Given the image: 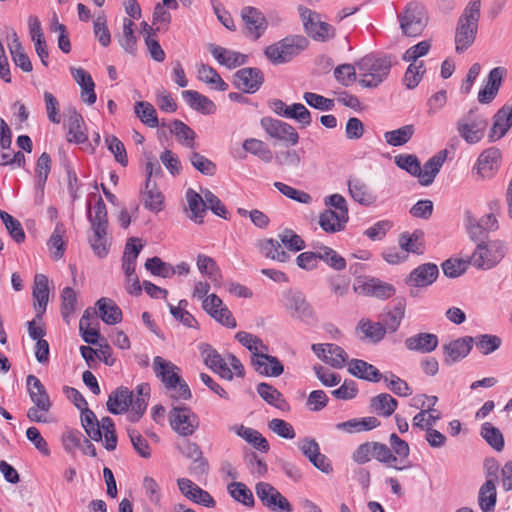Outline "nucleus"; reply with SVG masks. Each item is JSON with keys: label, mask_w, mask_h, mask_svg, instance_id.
Segmentation results:
<instances>
[{"label": "nucleus", "mask_w": 512, "mask_h": 512, "mask_svg": "<svg viewBox=\"0 0 512 512\" xmlns=\"http://www.w3.org/2000/svg\"><path fill=\"white\" fill-rule=\"evenodd\" d=\"M423 237L424 233L421 230H415L413 233L404 232L400 234L398 240L400 249L407 255L408 253L422 254L424 248Z\"/></svg>", "instance_id": "obj_39"}, {"label": "nucleus", "mask_w": 512, "mask_h": 512, "mask_svg": "<svg viewBox=\"0 0 512 512\" xmlns=\"http://www.w3.org/2000/svg\"><path fill=\"white\" fill-rule=\"evenodd\" d=\"M93 234L89 237L90 246L100 258H104L108 254L107 245V229H92Z\"/></svg>", "instance_id": "obj_61"}, {"label": "nucleus", "mask_w": 512, "mask_h": 512, "mask_svg": "<svg viewBox=\"0 0 512 512\" xmlns=\"http://www.w3.org/2000/svg\"><path fill=\"white\" fill-rule=\"evenodd\" d=\"M256 391L258 395L269 405L287 412L290 409L289 403L273 385L261 382L257 385Z\"/></svg>", "instance_id": "obj_28"}, {"label": "nucleus", "mask_w": 512, "mask_h": 512, "mask_svg": "<svg viewBox=\"0 0 512 512\" xmlns=\"http://www.w3.org/2000/svg\"><path fill=\"white\" fill-rule=\"evenodd\" d=\"M500 162L501 151L496 147H490L479 155L473 169L480 179H491L497 173Z\"/></svg>", "instance_id": "obj_13"}, {"label": "nucleus", "mask_w": 512, "mask_h": 512, "mask_svg": "<svg viewBox=\"0 0 512 512\" xmlns=\"http://www.w3.org/2000/svg\"><path fill=\"white\" fill-rule=\"evenodd\" d=\"M415 133L414 125H404L398 129L384 133L386 143L393 147L403 146L410 141Z\"/></svg>", "instance_id": "obj_44"}, {"label": "nucleus", "mask_w": 512, "mask_h": 512, "mask_svg": "<svg viewBox=\"0 0 512 512\" xmlns=\"http://www.w3.org/2000/svg\"><path fill=\"white\" fill-rule=\"evenodd\" d=\"M134 22L128 18L123 20V33L118 39L120 46L129 54H135L137 38L134 33Z\"/></svg>", "instance_id": "obj_53"}, {"label": "nucleus", "mask_w": 512, "mask_h": 512, "mask_svg": "<svg viewBox=\"0 0 512 512\" xmlns=\"http://www.w3.org/2000/svg\"><path fill=\"white\" fill-rule=\"evenodd\" d=\"M96 305L98 306L99 317L107 325H115L122 320V311L119 306L109 298H100Z\"/></svg>", "instance_id": "obj_34"}, {"label": "nucleus", "mask_w": 512, "mask_h": 512, "mask_svg": "<svg viewBox=\"0 0 512 512\" xmlns=\"http://www.w3.org/2000/svg\"><path fill=\"white\" fill-rule=\"evenodd\" d=\"M137 396H133L134 405L133 411L128 414V420L135 423L140 420L146 411L148 399L150 396V386L147 383H142L136 387Z\"/></svg>", "instance_id": "obj_35"}, {"label": "nucleus", "mask_w": 512, "mask_h": 512, "mask_svg": "<svg viewBox=\"0 0 512 512\" xmlns=\"http://www.w3.org/2000/svg\"><path fill=\"white\" fill-rule=\"evenodd\" d=\"M68 133L67 141L70 143L81 144L87 140V135L83 130L84 120L75 108L69 109L68 112Z\"/></svg>", "instance_id": "obj_33"}, {"label": "nucleus", "mask_w": 512, "mask_h": 512, "mask_svg": "<svg viewBox=\"0 0 512 512\" xmlns=\"http://www.w3.org/2000/svg\"><path fill=\"white\" fill-rule=\"evenodd\" d=\"M26 384L31 401L41 409V412H48L52 403L41 381L34 375H28Z\"/></svg>", "instance_id": "obj_22"}, {"label": "nucleus", "mask_w": 512, "mask_h": 512, "mask_svg": "<svg viewBox=\"0 0 512 512\" xmlns=\"http://www.w3.org/2000/svg\"><path fill=\"white\" fill-rule=\"evenodd\" d=\"M77 294L71 287H65L61 292V314L63 320L69 324L70 317L76 310Z\"/></svg>", "instance_id": "obj_57"}, {"label": "nucleus", "mask_w": 512, "mask_h": 512, "mask_svg": "<svg viewBox=\"0 0 512 512\" xmlns=\"http://www.w3.org/2000/svg\"><path fill=\"white\" fill-rule=\"evenodd\" d=\"M185 197L187 210L190 212L189 218L195 223H202L207 210L204 196L202 197L194 189L188 188Z\"/></svg>", "instance_id": "obj_32"}, {"label": "nucleus", "mask_w": 512, "mask_h": 512, "mask_svg": "<svg viewBox=\"0 0 512 512\" xmlns=\"http://www.w3.org/2000/svg\"><path fill=\"white\" fill-rule=\"evenodd\" d=\"M474 338L471 336L461 337L443 345L445 355L444 362L451 365L465 358L471 351Z\"/></svg>", "instance_id": "obj_16"}, {"label": "nucleus", "mask_w": 512, "mask_h": 512, "mask_svg": "<svg viewBox=\"0 0 512 512\" xmlns=\"http://www.w3.org/2000/svg\"><path fill=\"white\" fill-rule=\"evenodd\" d=\"M153 369L166 388H172L179 383V368L172 362L156 356L153 360Z\"/></svg>", "instance_id": "obj_21"}, {"label": "nucleus", "mask_w": 512, "mask_h": 512, "mask_svg": "<svg viewBox=\"0 0 512 512\" xmlns=\"http://www.w3.org/2000/svg\"><path fill=\"white\" fill-rule=\"evenodd\" d=\"M481 16V0H470L458 19L455 29V50L463 53L470 48L477 36Z\"/></svg>", "instance_id": "obj_1"}, {"label": "nucleus", "mask_w": 512, "mask_h": 512, "mask_svg": "<svg viewBox=\"0 0 512 512\" xmlns=\"http://www.w3.org/2000/svg\"><path fill=\"white\" fill-rule=\"evenodd\" d=\"M398 402L388 393H380L370 399V409L379 416L389 417L396 408Z\"/></svg>", "instance_id": "obj_38"}, {"label": "nucleus", "mask_w": 512, "mask_h": 512, "mask_svg": "<svg viewBox=\"0 0 512 512\" xmlns=\"http://www.w3.org/2000/svg\"><path fill=\"white\" fill-rule=\"evenodd\" d=\"M506 246L501 240L480 241L472 255L471 265L477 270H490L505 257Z\"/></svg>", "instance_id": "obj_5"}, {"label": "nucleus", "mask_w": 512, "mask_h": 512, "mask_svg": "<svg viewBox=\"0 0 512 512\" xmlns=\"http://www.w3.org/2000/svg\"><path fill=\"white\" fill-rule=\"evenodd\" d=\"M182 97L192 109L203 114H212L216 109L215 104L208 97L197 91L185 90L182 92Z\"/></svg>", "instance_id": "obj_36"}, {"label": "nucleus", "mask_w": 512, "mask_h": 512, "mask_svg": "<svg viewBox=\"0 0 512 512\" xmlns=\"http://www.w3.org/2000/svg\"><path fill=\"white\" fill-rule=\"evenodd\" d=\"M438 343L437 335L428 332H421L410 336L406 338L404 342L406 349L423 354L434 351L437 348Z\"/></svg>", "instance_id": "obj_24"}, {"label": "nucleus", "mask_w": 512, "mask_h": 512, "mask_svg": "<svg viewBox=\"0 0 512 512\" xmlns=\"http://www.w3.org/2000/svg\"><path fill=\"white\" fill-rule=\"evenodd\" d=\"M447 157V151L441 150L432 156L425 164L423 169L420 167V174L418 175L419 183L422 186H429L434 182L435 177L439 173L442 165Z\"/></svg>", "instance_id": "obj_26"}, {"label": "nucleus", "mask_w": 512, "mask_h": 512, "mask_svg": "<svg viewBox=\"0 0 512 512\" xmlns=\"http://www.w3.org/2000/svg\"><path fill=\"white\" fill-rule=\"evenodd\" d=\"M506 74V68L501 66L495 67L489 72L485 85L478 92L479 103L489 104L496 98Z\"/></svg>", "instance_id": "obj_15"}, {"label": "nucleus", "mask_w": 512, "mask_h": 512, "mask_svg": "<svg viewBox=\"0 0 512 512\" xmlns=\"http://www.w3.org/2000/svg\"><path fill=\"white\" fill-rule=\"evenodd\" d=\"M497 501V491L494 479H487L480 487L478 504L483 512H494Z\"/></svg>", "instance_id": "obj_37"}, {"label": "nucleus", "mask_w": 512, "mask_h": 512, "mask_svg": "<svg viewBox=\"0 0 512 512\" xmlns=\"http://www.w3.org/2000/svg\"><path fill=\"white\" fill-rule=\"evenodd\" d=\"M73 79L81 88V99L84 103L92 105L96 102L95 83L91 75L83 68H70Z\"/></svg>", "instance_id": "obj_23"}, {"label": "nucleus", "mask_w": 512, "mask_h": 512, "mask_svg": "<svg viewBox=\"0 0 512 512\" xmlns=\"http://www.w3.org/2000/svg\"><path fill=\"white\" fill-rule=\"evenodd\" d=\"M141 199L146 209L158 213L164 208V195L153 181H146L141 192Z\"/></svg>", "instance_id": "obj_31"}, {"label": "nucleus", "mask_w": 512, "mask_h": 512, "mask_svg": "<svg viewBox=\"0 0 512 512\" xmlns=\"http://www.w3.org/2000/svg\"><path fill=\"white\" fill-rule=\"evenodd\" d=\"M348 220H341L340 215L331 209L324 210L319 215V225L326 233H336L344 230Z\"/></svg>", "instance_id": "obj_42"}, {"label": "nucleus", "mask_w": 512, "mask_h": 512, "mask_svg": "<svg viewBox=\"0 0 512 512\" xmlns=\"http://www.w3.org/2000/svg\"><path fill=\"white\" fill-rule=\"evenodd\" d=\"M348 189L350 196L361 205L370 206L377 200L369 186L359 178L349 179Z\"/></svg>", "instance_id": "obj_29"}, {"label": "nucleus", "mask_w": 512, "mask_h": 512, "mask_svg": "<svg viewBox=\"0 0 512 512\" xmlns=\"http://www.w3.org/2000/svg\"><path fill=\"white\" fill-rule=\"evenodd\" d=\"M374 448V459L386 464L388 467H392L396 470H404L412 466L410 461H406V464L403 466L394 465L393 463L397 461V457L386 444L375 442Z\"/></svg>", "instance_id": "obj_47"}, {"label": "nucleus", "mask_w": 512, "mask_h": 512, "mask_svg": "<svg viewBox=\"0 0 512 512\" xmlns=\"http://www.w3.org/2000/svg\"><path fill=\"white\" fill-rule=\"evenodd\" d=\"M308 40L302 35L287 36L264 50L266 58L274 65L290 62L308 47Z\"/></svg>", "instance_id": "obj_3"}, {"label": "nucleus", "mask_w": 512, "mask_h": 512, "mask_svg": "<svg viewBox=\"0 0 512 512\" xmlns=\"http://www.w3.org/2000/svg\"><path fill=\"white\" fill-rule=\"evenodd\" d=\"M199 350L207 367L225 380L231 381L233 379L231 369L227 366V363L216 349L208 343H201Z\"/></svg>", "instance_id": "obj_14"}, {"label": "nucleus", "mask_w": 512, "mask_h": 512, "mask_svg": "<svg viewBox=\"0 0 512 512\" xmlns=\"http://www.w3.org/2000/svg\"><path fill=\"white\" fill-rule=\"evenodd\" d=\"M0 218L12 239L17 243L25 241V232L20 221L6 211L0 210Z\"/></svg>", "instance_id": "obj_54"}, {"label": "nucleus", "mask_w": 512, "mask_h": 512, "mask_svg": "<svg viewBox=\"0 0 512 512\" xmlns=\"http://www.w3.org/2000/svg\"><path fill=\"white\" fill-rule=\"evenodd\" d=\"M170 130L183 146L195 149L196 133L188 125L180 120H174Z\"/></svg>", "instance_id": "obj_45"}, {"label": "nucleus", "mask_w": 512, "mask_h": 512, "mask_svg": "<svg viewBox=\"0 0 512 512\" xmlns=\"http://www.w3.org/2000/svg\"><path fill=\"white\" fill-rule=\"evenodd\" d=\"M286 118L295 120L301 128L310 126L312 122L311 112L301 103L290 105Z\"/></svg>", "instance_id": "obj_64"}, {"label": "nucleus", "mask_w": 512, "mask_h": 512, "mask_svg": "<svg viewBox=\"0 0 512 512\" xmlns=\"http://www.w3.org/2000/svg\"><path fill=\"white\" fill-rule=\"evenodd\" d=\"M241 18L244 23L245 35L257 40L267 29V20L264 14L257 8L246 6L241 10Z\"/></svg>", "instance_id": "obj_11"}, {"label": "nucleus", "mask_w": 512, "mask_h": 512, "mask_svg": "<svg viewBox=\"0 0 512 512\" xmlns=\"http://www.w3.org/2000/svg\"><path fill=\"white\" fill-rule=\"evenodd\" d=\"M51 171V157L48 153L43 152L36 163V185L42 191L44 190L48 175Z\"/></svg>", "instance_id": "obj_63"}, {"label": "nucleus", "mask_w": 512, "mask_h": 512, "mask_svg": "<svg viewBox=\"0 0 512 512\" xmlns=\"http://www.w3.org/2000/svg\"><path fill=\"white\" fill-rule=\"evenodd\" d=\"M133 392L129 390L127 387H118L115 389L108 397L107 401V410L114 414H122L129 410L133 411Z\"/></svg>", "instance_id": "obj_17"}, {"label": "nucleus", "mask_w": 512, "mask_h": 512, "mask_svg": "<svg viewBox=\"0 0 512 512\" xmlns=\"http://www.w3.org/2000/svg\"><path fill=\"white\" fill-rule=\"evenodd\" d=\"M298 11L304 31L310 38L319 42H327L335 37V28L322 20L320 14L304 6H299Z\"/></svg>", "instance_id": "obj_7"}, {"label": "nucleus", "mask_w": 512, "mask_h": 512, "mask_svg": "<svg viewBox=\"0 0 512 512\" xmlns=\"http://www.w3.org/2000/svg\"><path fill=\"white\" fill-rule=\"evenodd\" d=\"M251 364L256 372L264 376L278 377L284 371L281 362L276 357L267 353L255 352V357L251 358Z\"/></svg>", "instance_id": "obj_19"}, {"label": "nucleus", "mask_w": 512, "mask_h": 512, "mask_svg": "<svg viewBox=\"0 0 512 512\" xmlns=\"http://www.w3.org/2000/svg\"><path fill=\"white\" fill-rule=\"evenodd\" d=\"M359 72L358 83L364 88L378 87L389 75L392 62L390 57L368 54L356 61Z\"/></svg>", "instance_id": "obj_2"}, {"label": "nucleus", "mask_w": 512, "mask_h": 512, "mask_svg": "<svg viewBox=\"0 0 512 512\" xmlns=\"http://www.w3.org/2000/svg\"><path fill=\"white\" fill-rule=\"evenodd\" d=\"M314 249L318 250V260H322L329 267L336 271L344 270L346 267V260L335 250L328 246L312 244Z\"/></svg>", "instance_id": "obj_41"}, {"label": "nucleus", "mask_w": 512, "mask_h": 512, "mask_svg": "<svg viewBox=\"0 0 512 512\" xmlns=\"http://www.w3.org/2000/svg\"><path fill=\"white\" fill-rule=\"evenodd\" d=\"M172 429L180 436H191L199 427V418L191 408L180 405L174 406L169 412Z\"/></svg>", "instance_id": "obj_9"}, {"label": "nucleus", "mask_w": 512, "mask_h": 512, "mask_svg": "<svg viewBox=\"0 0 512 512\" xmlns=\"http://www.w3.org/2000/svg\"><path fill=\"white\" fill-rule=\"evenodd\" d=\"M260 124L269 137L279 142L295 146L299 141V135L296 129L284 121L271 117H263Z\"/></svg>", "instance_id": "obj_10"}, {"label": "nucleus", "mask_w": 512, "mask_h": 512, "mask_svg": "<svg viewBox=\"0 0 512 512\" xmlns=\"http://www.w3.org/2000/svg\"><path fill=\"white\" fill-rule=\"evenodd\" d=\"M134 111L140 120L148 127L155 128L159 125L156 110L149 102H136Z\"/></svg>", "instance_id": "obj_55"}, {"label": "nucleus", "mask_w": 512, "mask_h": 512, "mask_svg": "<svg viewBox=\"0 0 512 512\" xmlns=\"http://www.w3.org/2000/svg\"><path fill=\"white\" fill-rule=\"evenodd\" d=\"M477 349L483 355H488L500 348L502 340L497 335L482 334L474 338Z\"/></svg>", "instance_id": "obj_62"}, {"label": "nucleus", "mask_w": 512, "mask_h": 512, "mask_svg": "<svg viewBox=\"0 0 512 512\" xmlns=\"http://www.w3.org/2000/svg\"><path fill=\"white\" fill-rule=\"evenodd\" d=\"M32 294L36 317L40 319L46 311L49 299L48 278L44 274L35 275Z\"/></svg>", "instance_id": "obj_25"}, {"label": "nucleus", "mask_w": 512, "mask_h": 512, "mask_svg": "<svg viewBox=\"0 0 512 512\" xmlns=\"http://www.w3.org/2000/svg\"><path fill=\"white\" fill-rule=\"evenodd\" d=\"M208 49L220 65L229 69L241 66L248 60V56L245 54L215 44H209Z\"/></svg>", "instance_id": "obj_20"}, {"label": "nucleus", "mask_w": 512, "mask_h": 512, "mask_svg": "<svg viewBox=\"0 0 512 512\" xmlns=\"http://www.w3.org/2000/svg\"><path fill=\"white\" fill-rule=\"evenodd\" d=\"M439 269L434 263H425L412 270L406 278V283L414 287H427L438 277Z\"/></svg>", "instance_id": "obj_18"}, {"label": "nucleus", "mask_w": 512, "mask_h": 512, "mask_svg": "<svg viewBox=\"0 0 512 512\" xmlns=\"http://www.w3.org/2000/svg\"><path fill=\"white\" fill-rule=\"evenodd\" d=\"M88 220L91 223L92 229H107L108 217L107 209L103 199L99 196L93 207V213L91 207L88 210Z\"/></svg>", "instance_id": "obj_46"}, {"label": "nucleus", "mask_w": 512, "mask_h": 512, "mask_svg": "<svg viewBox=\"0 0 512 512\" xmlns=\"http://www.w3.org/2000/svg\"><path fill=\"white\" fill-rule=\"evenodd\" d=\"M259 249L263 256L266 258L278 261L287 262L290 255L283 250L281 243L275 239H265L259 242Z\"/></svg>", "instance_id": "obj_40"}, {"label": "nucleus", "mask_w": 512, "mask_h": 512, "mask_svg": "<svg viewBox=\"0 0 512 512\" xmlns=\"http://www.w3.org/2000/svg\"><path fill=\"white\" fill-rule=\"evenodd\" d=\"M364 290L368 295L379 299H388L396 292L392 284L374 278L364 284Z\"/></svg>", "instance_id": "obj_50"}, {"label": "nucleus", "mask_w": 512, "mask_h": 512, "mask_svg": "<svg viewBox=\"0 0 512 512\" xmlns=\"http://www.w3.org/2000/svg\"><path fill=\"white\" fill-rule=\"evenodd\" d=\"M264 82V75L259 68L246 67L238 70L233 76L234 86L245 92L255 93Z\"/></svg>", "instance_id": "obj_12"}, {"label": "nucleus", "mask_w": 512, "mask_h": 512, "mask_svg": "<svg viewBox=\"0 0 512 512\" xmlns=\"http://www.w3.org/2000/svg\"><path fill=\"white\" fill-rule=\"evenodd\" d=\"M243 149L265 163H270L273 159V153L270 148L262 140L249 138L243 142Z\"/></svg>", "instance_id": "obj_49"}, {"label": "nucleus", "mask_w": 512, "mask_h": 512, "mask_svg": "<svg viewBox=\"0 0 512 512\" xmlns=\"http://www.w3.org/2000/svg\"><path fill=\"white\" fill-rule=\"evenodd\" d=\"M198 79L207 84L215 85V88L220 91H226L228 88L219 73L209 65L201 64L197 70Z\"/></svg>", "instance_id": "obj_52"}, {"label": "nucleus", "mask_w": 512, "mask_h": 512, "mask_svg": "<svg viewBox=\"0 0 512 512\" xmlns=\"http://www.w3.org/2000/svg\"><path fill=\"white\" fill-rule=\"evenodd\" d=\"M235 338L252 353V357H255V352L264 353V351H268L267 345L259 337L251 333L239 331L236 333Z\"/></svg>", "instance_id": "obj_56"}, {"label": "nucleus", "mask_w": 512, "mask_h": 512, "mask_svg": "<svg viewBox=\"0 0 512 512\" xmlns=\"http://www.w3.org/2000/svg\"><path fill=\"white\" fill-rule=\"evenodd\" d=\"M511 127L512 116L506 112V108L501 107L493 116L492 127L488 134L489 142H496L503 138Z\"/></svg>", "instance_id": "obj_30"}, {"label": "nucleus", "mask_w": 512, "mask_h": 512, "mask_svg": "<svg viewBox=\"0 0 512 512\" xmlns=\"http://www.w3.org/2000/svg\"><path fill=\"white\" fill-rule=\"evenodd\" d=\"M228 491L234 500L241 502L245 506L254 505L252 491L242 482H232L228 485Z\"/></svg>", "instance_id": "obj_60"}, {"label": "nucleus", "mask_w": 512, "mask_h": 512, "mask_svg": "<svg viewBox=\"0 0 512 512\" xmlns=\"http://www.w3.org/2000/svg\"><path fill=\"white\" fill-rule=\"evenodd\" d=\"M145 268L152 275L162 278H170L175 274V268L171 264L162 261L161 258L157 256L147 259Z\"/></svg>", "instance_id": "obj_59"}, {"label": "nucleus", "mask_w": 512, "mask_h": 512, "mask_svg": "<svg viewBox=\"0 0 512 512\" xmlns=\"http://www.w3.org/2000/svg\"><path fill=\"white\" fill-rule=\"evenodd\" d=\"M441 418V413L431 406L421 410L413 417L412 424L421 430L432 428L436 422Z\"/></svg>", "instance_id": "obj_51"}, {"label": "nucleus", "mask_w": 512, "mask_h": 512, "mask_svg": "<svg viewBox=\"0 0 512 512\" xmlns=\"http://www.w3.org/2000/svg\"><path fill=\"white\" fill-rule=\"evenodd\" d=\"M487 128L488 119L478 107L471 108L456 122L459 136L470 145L479 143L484 138Z\"/></svg>", "instance_id": "obj_4"}, {"label": "nucleus", "mask_w": 512, "mask_h": 512, "mask_svg": "<svg viewBox=\"0 0 512 512\" xmlns=\"http://www.w3.org/2000/svg\"><path fill=\"white\" fill-rule=\"evenodd\" d=\"M398 20L403 35L417 37L425 30L429 17L422 4L410 2L398 14Z\"/></svg>", "instance_id": "obj_6"}, {"label": "nucleus", "mask_w": 512, "mask_h": 512, "mask_svg": "<svg viewBox=\"0 0 512 512\" xmlns=\"http://www.w3.org/2000/svg\"><path fill=\"white\" fill-rule=\"evenodd\" d=\"M235 431L255 449L264 453L268 452L269 443L257 430L240 425L235 427Z\"/></svg>", "instance_id": "obj_43"}, {"label": "nucleus", "mask_w": 512, "mask_h": 512, "mask_svg": "<svg viewBox=\"0 0 512 512\" xmlns=\"http://www.w3.org/2000/svg\"><path fill=\"white\" fill-rule=\"evenodd\" d=\"M481 436L486 440V442L494 448L496 451L500 452L504 448V437L500 430L494 427L491 423L485 422L481 426Z\"/></svg>", "instance_id": "obj_58"}, {"label": "nucleus", "mask_w": 512, "mask_h": 512, "mask_svg": "<svg viewBox=\"0 0 512 512\" xmlns=\"http://www.w3.org/2000/svg\"><path fill=\"white\" fill-rule=\"evenodd\" d=\"M282 305L292 318L307 324L316 322V313L306 296L298 290H288L283 293Z\"/></svg>", "instance_id": "obj_8"}, {"label": "nucleus", "mask_w": 512, "mask_h": 512, "mask_svg": "<svg viewBox=\"0 0 512 512\" xmlns=\"http://www.w3.org/2000/svg\"><path fill=\"white\" fill-rule=\"evenodd\" d=\"M358 328L364 337L372 343H378L385 338V329L381 322H373L369 319H361Z\"/></svg>", "instance_id": "obj_48"}, {"label": "nucleus", "mask_w": 512, "mask_h": 512, "mask_svg": "<svg viewBox=\"0 0 512 512\" xmlns=\"http://www.w3.org/2000/svg\"><path fill=\"white\" fill-rule=\"evenodd\" d=\"M348 372L359 379L369 382H379L383 377L374 365L361 359L350 360L348 362Z\"/></svg>", "instance_id": "obj_27"}]
</instances>
